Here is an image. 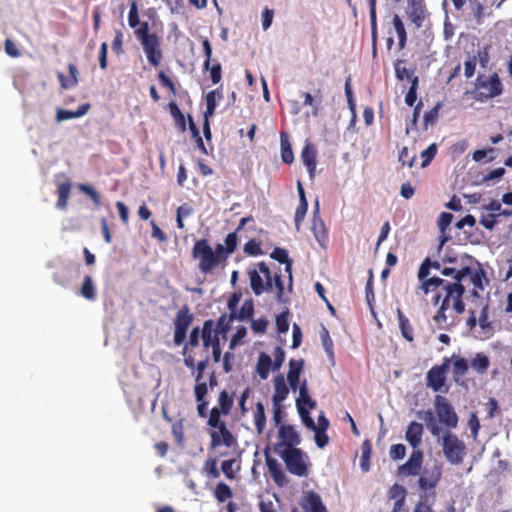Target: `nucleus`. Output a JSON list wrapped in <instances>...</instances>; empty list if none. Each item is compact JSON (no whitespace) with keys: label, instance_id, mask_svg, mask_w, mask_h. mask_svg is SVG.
Masks as SVG:
<instances>
[{"label":"nucleus","instance_id":"nucleus-1","mask_svg":"<svg viewBox=\"0 0 512 512\" xmlns=\"http://www.w3.org/2000/svg\"><path fill=\"white\" fill-rule=\"evenodd\" d=\"M429 257L425 258L418 270L419 289L424 295L436 291L432 299L434 305L440 303L433 321L439 329L451 330L458 322V316L465 311L463 296L466 289L463 284L451 283L440 277L429 278Z\"/></svg>","mask_w":512,"mask_h":512},{"label":"nucleus","instance_id":"nucleus-2","mask_svg":"<svg viewBox=\"0 0 512 512\" xmlns=\"http://www.w3.org/2000/svg\"><path fill=\"white\" fill-rule=\"evenodd\" d=\"M200 339L202 340L203 347L206 350L215 346L216 343H220V335L215 331L214 320H205L202 328L199 326L192 328L188 341L183 346L182 354L185 355L190 348L198 347Z\"/></svg>","mask_w":512,"mask_h":512},{"label":"nucleus","instance_id":"nucleus-3","mask_svg":"<svg viewBox=\"0 0 512 512\" xmlns=\"http://www.w3.org/2000/svg\"><path fill=\"white\" fill-rule=\"evenodd\" d=\"M285 463L287 471L298 477H306L309 473V457L300 448L285 449L276 453Z\"/></svg>","mask_w":512,"mask_h":512},{"label":"nucleus","instance_id":"nucleus-4","mask_svg":"<svg viewBox=\"0 0 512 512\" xmlns=\"http://www.w3.org/2000/svg\"><path fill=\"white\" fill-rule=\"evenodd\" d=\"M191 254L192 257L198 261V269L203 274L211 273L220 265L219 261L216 259V255L213 254V248L207 239L196 240Z\"/></svg>","mask_w":512,"mask_h":512},{"label":"nucleus","instance_id":"nucleus-5","mask_svg":"<svg viewBox=\"0 0 512 512\" xmlns=\"http://www.w3.org/2000/svg\"><path fill=\"white\" fill-rule=\"evenodd\" d=\"M503 92V85L497 73L490 76L478 75L475 83L474 98L479 101L495 98Z\"/></svg>","mask_w":512,"mask_h":512},{"label":"nucleus","instance_id":"nucleus-6","mask_svg":"<svg viewBox=\"0 0 512 512\" xmlns=\"http://www.w3.org/2000/svg\"><path fill=\"white\" fill-rule=\"evenodd\" d=\"M443 453L448 462L459 465L466 455V446L457 435L447 432L442 438Z\"/></svg>","mask_w":512,"mask_h":512},{"label":"nucleus","instance_id":"nucleus-7","mask_svg":"<svg viewBox=\"0 0 512 512\" xmlns=\"http://www.w3.org/2000/svg\"><path fill=\"white\" fill-rule=\"evenodd\" d=\"M317 403L310 397L307 380L304 379L299 386V397L296 399V407L303 424L307 428H314V420L310 416V410L316 408Z\"/></svg>","mask_w":512,"mask_h":512},{"label":"nucleus","instance_id":"nucleus-8","mask_svg":"<svg viewBox=\"0 0 512 512\" xmlns=\"http://www.w3.org/2000/svg\"><path fill=\"white\" fill-rule=\"evenodd\" d=\"M434 406L439 422L448 429H455L458 425V416L449 400L444 396L436 395Z\"/></svg>","mask_w":512,"mask_h":512},{"label":"nucleus","instance_id":"nucleus-9","mask_svg":"<svg viewBox=\"0 0 512 512\" xmlns=\"http://www.w3.org/2000/svg\"><path fill=\"white\" fill-rule=\"evenodd\" d=\"M192 322L193 315L190 313L189 307L184 305L181 309L178 310L174 319L173 342L176 346L185 344L184 342L187 337V331Z\"/></svg>","mask_w":512,"mask_h":512},{"label":"nucleus","instance_id":"nucleus-10","mask_svg":"<svg viewBox=\"0 0 512 512\" xmlns=\"http://www.w3.org/2000/svg\"><path fill=\"white\" fill-rule=\"evenodd\" d=\"M279 441L274 444L275 453L285 449H294L301 443V437L295 427L290 424H281L278 429Z\"/></svg>","mask_w":512,"mask_h":512},{"label":"nucleus","instance_id":"nucleus-11","mask_svg":"<svg viewBox=\"0 0 512 512\" xmlns=\"http://www.w3.org/2000/svg\"><path fill=\"white\" fill-rule=\"evenodd\" d=\"M467 276L470 277V281L474 286L472 295L478 296V291L484 290L483 281H487L485 270L480 265L478 266L477 269H472L469 266H464L461 269H459L458 272L454 275V281L452 283L462 284L463 279Z\"/></svg>","mask_w":512,"mask_h":512},{"label":"nucleus","instance_id":"nucleus-12","mask_svg":"<svg viewBox=\"0 0 512 512\" xmlns=\"http://www.w3.org/2000/svg\"><path fill=\"white\" fill-rule=\"evenodd\" d=\"M257 267L260 269V272L264 277V286L267 287L265 288V292L275 291L277 300L282 302L284 295V284L281 279V275L279 273L273 274L269 266L263 261L259 262Z\"/></svg>","mask_w":512,"mask_h":512},{"label":"nucleus","instance_id":"nucleus-13","mask_svg":"<svg viewBox=\"0 0 512 512\" xmlns=\"http://www.w3.org/2000/svg\"><path fill=\"white\" fill-rule=\"evenodd\" d=\"M405 14L417 29L421 28L429 16L425 0H406Z\"/></svg>","mask_w":512,"mask_h":512},{"label":"nucleus","instance_id":"nucleus-14","mask_svg":"<svg viewBox=\"0 0 512 512\" xmlns=\"http://www.w3.org/2000/svg\"><path fill=\"white\" fill-rule=\"evenodd\" d=\"M449 362L450 360L445 358L441 365H435L427 372V386L430 387L434 392L441 391L445 385L446 374L449 369Z\"/></svg>","mask_w":512,"mask_h":512},{"label":"nucleus","instance_id":"nucleus-15","mask_svg":"<svg viewBox=\"0 0 512 512\" xmlns=\"http://www.w3.org/2000/svg\"><path fill=\"white\" fill-rule=\"evenodd\" d=\"M442 477V466L434 464L431 468H425L418 480L420 490L435 491Z\"/></svg>","mask_w":512,"mask_h":512},{"label":"nucleus","instance_id":"nucleus-16","mask_svg":"<svg viewBox=\"0 0 512 512\" xmlns=\"http://www.w3.org/2000/svg\"><path fill=\"white\" fill-rule=\"evenodd\" d=\"M210 446L215 449L221 445L228 448L237 446V438L227 428L226 423L210 431Z\"/></svg>","mask_w":512,"mask_h":512},{"label":"nucleus","instance_id":"nucleus-17","mask_svg":"<svg viewBox=\"0 0 512 512\" xmlns=\"http://www.w3.org/2000/svg\"><path fill=\"white\" fill-rule=\"evenodd\" d=\"M264 455L268 472L275 484L280 487L286 486L288 484V478L277 459L271 457L268 447L264 450Z\"/></svg>","mask_w":512,"mask_h":512},{"label":"nucleus","instance_id":"nucleus-18","mask_svg":"<svg viewBox=\"0 0 512 512\" xmlns=\"http://www.w3.org/2000/svg\"><path fill=\"white\" fill-rule=\"evenodd\" d=\"M312 232L321 247H325L328 241V231L320 216L319 201H315L312 220Z\"/></svg>","mask_w":512,"mask_h":512},{"label":"nucleus","instance_id":"nucleus-19","mask_svg":"<svg viewBox=\"0 0 512 512\" xmlns=\"http://www.w3.org/2000/svg\"><path fill=\"white\" fill-rule=\"evenodd\" d=\"M423 453L421 450H414L409 459L403 465L399 466L398 474L400 476H416L421 470Z\"/></svg>","mask_w":512,"mask_h":512},{"label":"nucleus","instance_id":"nucleus-20","mask_svg":"<svg viewBox=\"0 0 512 512\" xmlns=\"http://www.w3.org/2000/svg\"><path fill=\"white\" fill-rule=\"evenodd\" d=\"M148 62L153 66L157 67L161 63L163 54L160 48V41L158 36L153 37L151 40L141 44Z\"/></svg>","mask_w":512,"mask_h":512},{"label":"nucleus","instance_id":"nucleus-21","mask_svg":"<svg viewBox=\"0 0 512 512\" xmlns=\"http://www.w3.org/2000/svg\"><path fill=\"white\" fill-rule=\"evenodd\" d=\"M301 506L305 512H327L319 494L308 491L303 495Z\"/></svg>","mask_w":512,"mask_h":512},{"label":"nucleus","instance_id":"nucleus-22","mask_svg":"<svg viewBox=\"0 0 512 512\" xmlns=\"http://www.w3.org/2000/svg\"><path fill=\"white\" fill-rule=\"evenodd\" d=\"M301 160L306 166L311 179L315 177V170L317 166V150L311 143H307L301 152Z\"/></svg>","mask_w":512,"mask_h":512},{"label":"nucleus","instance_id":"nucleus-23","mask_svg":"<svg viewBox=\"0 0 512 512\" xmlns=\"http://www.w3.org/2000/svg\"><path fill=\"white\" fill-rule=\"evenodd\" d=\"M423 433L424 427L421 423L412 421L408 425L405 439L414 450H418L417 448L421 445Z\"/></svg>","mask_w":512,"mask_h":512},{"label":"nucleus","instance_id":"nucleus-24","mask_svg":"<svg viewBox=\"0 0 512 512\" xmlns=\"http://www.w3.org/2000/svg\"><path fill=\"white\" fill-rule=\"evenodd\" d=\"M209 364V357L206 356L204 359L196 363L195 358L191 354L184 355V365L189 369H196L195 381H202L204 372Z\"/></svg>","mask_w":512,"mask_h":512},{"label":"nucleus","instance_id":"nucleus-25","mask_svg":"<svg viewBox=\"0 0 512 512\" xmlns=\"http://www.w3.org/2000/svg\"><path fill=\"white\" fill-rule=\"evenodd\" d=\"M304 366V361L302 359L296 360L291 359L289 361V371L287 374V380L290 388L293 391H296L299 385L300 374Z\"/></svg>","mask_w":512,"mask_h":512},{"label":"nucleus","instance_id":"nucleus-26","mask_svg":"<svg viewBox=\"0 0 512 512\" xmlns=\"http://www.w3.org/2000/svg\"><path fill=\"white\" fill-rule=\"evenodd\" d=\"M274 394L272 397L273 405H282V402L288 397L289 388L286 385L283 375H277L274 378Z\"/></svg>","mask_w":512,"mask_h":512},{"label":"nucleus","instance_id":"nucleus-27","mask_svg":"<svg viewBox=\"0 0 512 512\" xmlns=\"http://www.w3.org/2000/svg\"><path fill=\"white\" fill-rule=\"evenodd\" d=\"M396 314L402 337L408 342H413L415 339L414 328L409 318L400 308L397 309Z\"/></svg>","mask_w":512,"mask_h":512},{"label":"nucleus","instance_id":"nucleus-28","mask_svg":"<svg viewBox=\"0 0 512 512\" xmlns=\"http://www.w3.org/2000/svg\"><path fill=\"white\" fill-rule=\"evenodd\" d=\"M270 257L281 264H285V272L288 274L289 286H292V264L293 261L289 258L288 252L284 248L276 247L270 254Z\"/></svg>","mask_w":512,"mask_h":512},{"label":"nucleus","instance_id":"nucleus-29","mask_svg":"<svg viewBox=\"0 0 512 512\" xmlns=\"http://www.w3.org/2000/svg\"><path fill=\"white\" fill-rule=\"evenodd\" d=\"M407 491L399 484H394L389 490V498L394 500L392 512H401L403 509Z\"/></svg>","mask_w":512,"mask_h":512},{"label":"nucleus","instance_id":"nucleus-30","mask_svg":"<svg viewBox=\"0 0 512 512\" xmlns=\"http://www.w3.org/2000/svg\"><path fill=\"white\" fill-rule=\"evenodd\" d=\"M436 502V492L421 490L420 500L416 504L414 512H432V507Z\"/></svg>","mask_w":512,"mask_h":512},{"label":"nucleus","instance_id":"nucleus-31","mask_svg":"<svg viewBox=\"0 0 512 512\" xmlns=\"http://www.w3.org/2000/svg\"><path fill=\"white\" fill-rule=\"evenodd\" d=\"M72 185L69 181L57 184V202L56 207L60 210H66L70 197Z\"/></svg>","mask_w":512,"mask_h":512},{"label":"nucleus","instance_id":"nucleus-32","mask_svg":"<svg viewBox=\"0 0 512 512\" xmlns=\"http://www.w3.org/2000/svg\"><path fill=\"white\" fill-rule=\"evenodd\" d=\"M90 109V104L85 103L80 105L77 110L71 111V110H65V109H58L56 113V120L58 122L73 119V118H79L84 116L88 110Z\"/></svg>","mask_w":512,"mask_h":512},{"label":"nucleus","instance_id":"nucleus-33","mask_svg":"<svg viewBox=\"0 0 512 512\" xmlns=\"http://www.w3.org/2000/svg\"><path fill=\"white\" fill-rule=\"evenodd\" d=\"M392 24L398 37V50L401 51L407 44V31L405 25L398 14H394Z\"/></svg>","mask_w":512,"mask_h":512},{"label":"nucleus","instance_id":"nucleus-34","mask_svg":"<svg viewBox=\"0 0 512 512\" xmlns=\"http://www.w3.org/2000/svg\"><path fill=\"white\" fill-rule=\"evenodd\" d=\"M217 98H222L221 88L214 89L206 94V110L204 112V118H210L214 115L217 107Z\"/></svg>","mask_w":512,"mask_h":512},{"label":"nucleus","instance_id":"nucleus-35","mask_svg":"<svg viewBox=\"0 0 512 512\" xmlns=\"http://www.w3.org/2000/svg\"><path fill=\"white\" fill-rule=\"evenodd\" d=\"M260 269H253L249 271L250 287L256 296H259L265 292L264 279L261 276Z\"/></svg>","mask_w":512,"mask_h":512},{"label":"nucleus","instance_id":"nucleus-36","mask_svg":"<svg viewBox=\"0 0 512 512\" xmlns=\"http://www.w3.org/2000/svg\"><path fill=\"white\" fill-rule=\"evenodd\" d=\"M280 146H281V159L285 164H292L294 161V154L292 151L291 143L287 133L282 132L280 134Z\"/></svg>","mask_w":512,"mask_h":512},{"label":"nucleus","instance_id":"nucleus-37","mask_svg":"<svg viewBox=\"0 0 512 512\" xmlns=\"http://www.w3.org/2000/svg\"><path fill=\"white\" fill-rule=\"evenodd\" d=\"M271 368L273 369L271 357L268 354L261 352L256 365V370L260 378L263 380L267 379Z\"/></svg>","mask_w":512,"mask_h":512},{"label":"nucleus","instance_id":"nucleus-38","mask_svg":"<svg viewBox=\"0 0 512 512\" xmlns=\"http://www.w3.org/2000/svg\"><path fill=\"white\" fill-rule=\"evenodd\" d=\"M253 314H254V302L250 298V299H246L243 302L239 311H235L234 313H231V318H235L240 321H247V320L252 319Z\"/></svg>","mask_w":512,"mask_h":512},{"label":"nucleus","instance_id":"nucleus-39","mask_svg":"<svg viewBox=\"0 0 512 512\" xmlns=\"http://www.w3.org/2000/svg\"><path fill=\"white\" fill-rule=\"evenodd\" d=\"M69 77H65L62 73L58 74L59 81L61 83L62 88L68 89L74 87L78 83V69L77 67L70 63L68 64Z\"/></svg>","mask_w":512,"mask_h":512},{"label":"nucleus","instance_id":"nucleus-40","mask_svg":"<svg viewBox=\"0 0 512 512\" xmlns=\"http://www.w3.org/2000/svg\"><path fill=\"white\" fill-rule=\"evenodd\" d=\"M304 102L303 104L305 106H311L313 108L312 114L314 116H317L320 110V106L323 101V95L321 89H318L314 96H312L310 93L306 92L303 93Z\"/></svg>","mask_w":512,"mask_h":512},{"label":"nucleus","instance_id":"nucleus-41","mask_svg":"<svg viewBox=\"0 0 512 512\" xmlns=\"http://www.w3.org/2000/svg\"><path fill=\"white\" fill-rule=\"evenodd\" d=\"M233 403V395H230L226 390H222L218 396V407L216 409L222 412V415H228L231 412Z\"/></svg>","mask_w":512,"mask_h":512},{"label":"nucleus","instance_id":"nucleus-42","mask_svg":"<svg viewBox=\"0 0 512 512\" xmlns=\"http://www.w3.org/2000/svg\"><path fill=\"white\" fill-rule=\"evenodd\" d=\"M478 323H479V326L482 329V331L487 334V337L492 335L493 327H492V322L489 321V304L488 303H486L482 307L480 315H479Z\"/></svg>","mask_w":512,"mask_h":512},{"label":"nucleus","instance_id":"nucleus-43","mask_svg":"<svg viewBox=\"0 0 512 512\" xmlns=\"http://www.w3.org/2000/svg\"><path fill=\"white\" fill-rule=\"evenodd\" d=\"M403 64H404V61L400 60V59H398L394 63L396 78L400 81L407 79L412 83L413 78H415L417 76L414 74V70L406 68Z\"/></svg>","mask_w":512,"mask_h":512},{"label":"nucleus","instance_id":"nucleus-44","mask_svg":"<svg viewBox=\"0 0 512 512\" xmlns=\"http://www.w3.org/2000/svg\"><path fill=\"white\" fill-rule=\"evenodd\" d=\"M490 365V360L487 355L477 353L471 361V367L479 374H484Z\"/></svg>","mask_w":512,"mask_h":512},{"label":"nucleus","instance_id":"nucleus-45","mask_svg":"<svg viewBox=\"0 0 512 512\" xmlns=\"http://www.w3.org/2000/svg\"><path fill=\"white\" fill-rule=\"evenodd\" d=\"M221 470L229 480H234L236 474L240 471V463L236 459L224 460L221 464Z\"/></svg>","mask_w":512,"mask_h":512},{"label":"nucleus","instance_id":"nucleus-46","mask_svg":"<svg viewBox=\"0 0 512 512\" xmlns=\"http://www.w3.org/2000/svg\"><path fill=\"white\" fill-rule=\"evenodd\" d=\"M235 320V318H231V313L229 315L223 314L221 315L217 321H214L215 331L218 335L225 336L229 330L231 329V323Z\"/></svg>","mask_w":512,"mask_h":512},{"label":"nucleus","instance_id":"nucleus-47","mask_svg":"<svg viewBox=\"0 0 512 512\" xmlns=\"http://www.w3.org/2000/svg\"><path fill=\"white\" fill-rule=\"evenodd\" d=\"M254 424L257 432L260 434L264 431L266 426V416L264 405L261 402H257L254 411Z\"/></svg>","mask_w":512,"mask_h":512},{"label":"nucleus","instance_id":"nucleus-48","mask_svg":"<svg viewBox=\"0 0 512 512\" xmlns=\"http://www.w3.org/2000/svg\"><path fill=\"white\" fill-rule=\"evenodd\" d=\"M81 295L90 301L95 300L96 298V290L92 281V278L89 275H86L83 279L81 288H80Z\"/></svg>","mask_w":512,"mask_h":512},{"label":"nucleus","instance_id":"nucleus-49","mask_svg":"<svg viewBox=\"0 0 512 512\" xmlns=\"http://www.w3.org/2000/svg\"><path fill=\"white\" fill-rule=\"evenodd\" d=\"M168 108H169L170 114L173 117L176 125L182 131H185L186 130L185 117H184V114L182 113V111L180 110V108L178 107V105L176 104V102L171 101L168 104Z\"/></svg>","mask_w":512,"mask_h":512},{"label":"nucleus","instance_id":"nucleus-50","mask_svg":"<svg viewBox=\"0 0 512 512\" xmlns=\"http://www.w3.org/2000/svg\"><path fill=\"white\" fill-rule=\"evenodd\" d=\"M214 496L219 502L223 503L232 497V490L227 484L219 482L215 487Z\"/></svg>","mask_w":512,"mask_h":512},{"label":"nucleus","instance_id":"nucleus-51","mask_svg":"<svg viewBox=\"0 0 512 512\" xmlns=\"http://www.w3.org/2000/svg\"><path fill=\"white\" fill-rule=\"evenodd\" d=\"M424 417L423 419L426 421L427 423V427L430 431V433L434 436V437H439L440 435V432H441V429L432 413L431 410H427L425 411L424 413Z\"/></svg>","mask_w":512,"mask_h":512},{"label":"nucleus","instance_id":"nucleus-52","mask_svg":"<svg viewBox=\"0 0 512 512\" xmlns=\"http://www.w3.org/2000/svg\"><path fill=\"white\" fill-rule=\"evenodd\" d=\"M453 374L454 376H464L469 370L468 361L462 357H453Z\"/></svg>","mask_w":512,"mask_h":512},{"label":"nucleus","instance_id":"nucleus-53","mask_svg":"<svg viewBox=\"0 0 512 512\" xmlns=\"http://www.w3.org/2000/svg\"><path fill=\"white\" fill-rule=\"evenodd\" d=\"M371 443L369 440H365L362 444V455L360 460V466L363 471L369 470V460L371 456Z\"/></svg>","mask_w":512,"mask_h":512},{"label":"nucleus","instance_id":"nucleus-54","mask_svg":"<svg viewBox=\"0 0 512 512\" xmlns=\"http://www.w3.org/2000/svg\"><path fill=\"white\" fill-rule=\"evenodd\" d=\"M135 35L141 44L151 40L153 37H157L155 33L149 32V25L147 22L140 24V27L135 30Z\"/></svg>","mask_w":512,"mask_h":512},{"label":"nucleus","instance_id":"nucleus-55","mask_svg":"<svg viewBox=\"0 0 512 512\" xmlns=\"http://www.w3.org/2000/svg\"><path fill=\"white\" fill-rule=\"evenodd\" d=\"M418 84H419V78L418 77L413 78L410 88H409L408 92L406 93L405 103L410 107H412L417 100Z\"/></svg>","mask_w":512,"mask_h":512},{"label":"nucleus","instance_id":"nucleus-56","mask_svg":"<svg viewBox=\"0 0 512 512\" xmlns=\"http://www.w3.org/2000/svg\"><path fill=\"white\" fill-rule=\"evenodd\" d=\"M320 338H321L322 345H323L324 350L326 351V353L330 357H333L334 356L333 341H332V339L330 337L329 331L325 327H322V330L320 332Z\"/></svg>","mask_w":512,"mask_h":512},{"label":"nucleus","instance_id":"nucleus-57","mask_svg":"<svg viewBox=\"0 0 512 512\" xmlns=\"http://www.w3.org/2000/svg\"><path fill=\"white\" fill-rule=\"evenodd\" d=\"M78 189L84 194H86L93 201L95 206L98 207L101 205L100 195L97 191H95L93 187L87 184H79Z\"/></svg>","mask_w":512,"mask_h":512},{"label":"nucleus","instance_id":"nucleus-58","mask_svg":"<svg viewBox=\"0 0 512 512\" xmlns=\"http://www.w3.org/2000/svg\"><path fill=\"white\" fill-rule=\"evenodd\" d=\"M479 222L484 228L493 230L498 223V215H496V213L483 214Z\"/></svg>","mask_w":512,"mask_h":512},{"label":"nucleus","instance_id":"nucleus-59","mask_svg":"<svg viewBox=\"0 0 512 512\" xmlns=\"http://www.w3.org/2000/svg\"><path fill=\"white\" fill-rule=\"evenodd\" d=\"M244 252L250 256H259L263 254L260 243L255 239H250L245 243Z\"/></svg>","mask_w":512,"mask_h":512},{"label":"nucleus","instance_id":"nucleus-60","mask_svg":"<svg viewBox=\"0 0 512 512\" xmlns=\"http://www.w3.org/2000/svg\"><path fill=\"white\" fill-rule=\"evenodd\" d=\"M246 335H247V330L244 326L237 328L236 332L231 337V340L229 343V349L230 350L235 349L236 346H238L241 343L242 339L246 337Z\"/></svg>","mask_w":512,"mask_h":512},{"label":"nucleus","instance_id":"nucleus-61","mask_svg":"<svg viewBox=\"0 0 512 512\" xmlns=\"http://www.w3.org/2000/svg\"><path fill=\"white\" fill-rule=\"evenodd\" d=\"M204 470L211 478H218L220 476V472L217 468V461L214 458H209L205 461Z\"/></svg>","mask_w":512,"mask_h":512},{"label":"nucleus","instance_id":"nucleus-62","mask_svg":"<svg viewBox=\"0 0 512 512\" xmlns=\"http://www.w3.org/2000/svg\"><path fill=\"white\" fill-rule=\"evenodd\" d=\"M276 327L279 333H287L289 330L288 313L282 312L276 317Z\"/></svg>","mask_w":512,"mask_h":512},{"label":"nucleus","instance_id":"nucleus-63","mask_svg":"<svg viewBox=\"0 0 512 512\" xmlns=\"http://www.w3.org/2000/svg\"><path fill=\"white\" fill-rule=\"evenodd\" d=\"M221 414H222V412L217 410L216 407H213L211 409L210 415L208 418V425L211 428L216 429L217 427H219L225 423L223 420L220 419Z\"/></svg>","mask_w":512,"mask_h":512},{"label":"nucleus","instance_id":"nucleus-64","mask_svg":"<svg viewBox=\"0 0 512 512\" xmlns=\"http://www.w3.org/2000/svg\"><path fill=\"white\" fill-rule=\"evenodd\" d=\"M405 454L406 447L403 444H394L390 447L389 455L393 460H401Z\"/></svg>","mask_w":512,"mask_h":512}]
</instances>
